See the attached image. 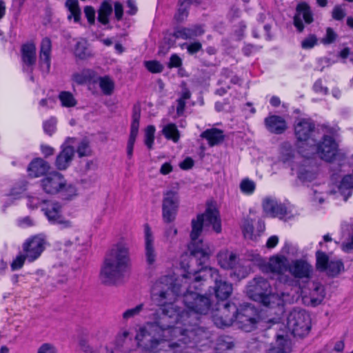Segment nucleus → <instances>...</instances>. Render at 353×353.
<instances>
[{
	"label": "nucleus",
	"instance_id": "obj_38",
	"mask_svg": "<svg viewBox=\"0 0 353 353\" xmlns=\"http://www.w3.org/2000/svg\"><path fill=\"white\" fill-rule=\"evenodd\" d=\"M191 3H199V0H179L180 6L175 14V19L178 21H182L188 15V6Z\"/></svg>",
	"mask_w": 353,
	"mask_h": 353
},
{
	"label": "nucleus",
	"instance_id": "obj_48",
	"mask_svg": "<svg viewBox=\"0 0 353 353\" xmlns=\"http://www.w3.org/2000/svg\"><path fill=\"white\" fill-rule=\"evenodd\" d=\"M255 188L256 185L254 181L249 179H243L240 183V189L241 192L245 194H252Z\"/></svg>",
	"mask_w": 353,
	"mask_h": 353
},
{
	"label": "nucleus",
	"instance_id": "obj_22",
	"mask_svg": "<svg viewBox=\"0 0 353 353\" xmlns=\"http://www.w3.org/2000/svg\"><path fill=\"white\" fill-rule=\"evenodd\" d=\"M74 154V148L70 145H63L61 151L58 154L55 165L60 170H65L70 164Z\"/></svg>",
	"mask_w": 353,
	"mask_h": 353
},
{
	"label": "nucleus",
	"instance_id": "obj_43",
	"mask_svg": "<svg viewBox=\"0 0 353 353\" xmlns=\"http://www.w3.org/2000/svg\"><path fill=\"white\" fill-rule=\"evenodd\" d=\"M74 54L76 57L81 59H86L90 55V53L89 52L86 48L85 41H78L76 43L74 48Z\"/></svg>",
	"mask_w": 353,
	"mask_h": 353
},
{
	"label": "nucleus",
	"instance_id": "obj_31",
	"mask_svg": "<svg viewBox=\"0 0 353 353\" xmlns=\"http://www.w3.org/2000/svg\"><path fill=\"white\" fill-rule=\"evenodd\" d=\"M95 76L92 70L85 69L81 72L74 73L72 76V81L78 85H82L92 80Z\"/></svg>",
	"mask_w": 353,
	"mask_h": 353
},
{
	"label": "nucleus",
	"instance_id": "obj_16",
	"mask_svg": "<svg viewBox=\"0 0 353 353\" xmlns=\"http://www.w3.org/2000/svg\"><path fill=\"white\" fill-rule=\"evenodd\" d=\"M288 271L296 278L308 279L311 276L312 267L307 261L303 259H297L292 261L289 265Z\"/></svg>",
	"mask_w": 353,
	"mask_h": 353
},
{
	"label": "nucleus",
	"instance_id": "obj_8",
	"mask_svg": "<svg viewBox=\"0 0 353 353\" xmlns=\"http://www.w3.org/2000/svg\"><path fill=\"white\" fill-rule=\"evenodd\" d=\"M314 123L310 119H299L294 123V134L300 147L303 145L312 146L315 143L312 138Z\"/></svg>",
	"mask_w": 353,
	"mask_h": 353
},
{
	"label": "nucleus",
	"instance_id": "obj_56",
	"mask_svg": "<svg viewBox=\"0 0 353 353\" xmlns=\"http://www.w3.org/2000/svg\"><path fill=\"white\" fill-rule=\"evenodd\" d=\"M24 191L25 187L23 185L12 188L8 195V199L13 200L19 199Z\"/></svg>",
	"mask_w": 353,
	"mask_h": 353
},
{
	"label": "nucleus",
	"instance_id": "obj_49",
	"mask_svg": "<svg viewBox=\"0 0 353 353\" xmlns=\"http://www.w3.org/2000/svg\"><path fill=\"white\" fill-rule=\"evenodd\" d=\"M57 119L50 118L43 123V130L49 135H52L56 130Z\"/></svg>",
	"mask_w": 353,
	"mask_h": 353
},
{
	"label": "nucleus",
	"instance_id": "obj_24",
	"mask_svg": "<svg viewBox=\"0 0 353 353\" xmlns=\"http://www.w3.org/2000/svg\"><path fill=\"white\" fill-rule=\"evenodd\" d=\"M51 48L50 40L48 38H44L41 43L39 59L41 67L48 72L50 68Z\"/></svg>",
	"mask_w": 353,
	"mask_h": 353
},
{
	"label": "nucleus",
	"instance_id": "obj_5",
	"mask_svg": "<svg viewBox=\"0 0 353 353\" xmlns=\"http://www.w3.org/2000/svg\"><path fill=\"white\" fill-rule=\"evenodd\" d=\"M312 325L310 314L304 309L294 307L286 315V325L288 330L294 336H304L307 335Z\"/></svg>",
	"mask_w": 353,
	"mask_h": 353
},
{
	"label": "nucleus",
	"instance_id": "obj_47",
	"mask_svg": "<svg viewBox=\"0 0 353 353\" xmlns=\"http://www.w3.org/2000/svg\"><path fill=\"white\" fill-rule=\"evenodd\" d=\"M77 152L79 157L91 155L92 150L88 141L85 139L81 141L77 149Z\"/></svg>",
	"mask_w": 353,
	"mask_h": 353
},
{
	"label": "nucleus",
	"instance_id": "obj_11",
	"mask_svg": "<svg viewBox=\"0 0 353 353\" xmlns=\"http://www.w3.org/2000/svg\"><path fill=\"white\" fill-rule=\"evenodd\" d=\"M312 152L315 151L319 157L326 161H332L336 157L338 152V144L330 137L325 135L323 138V141L317 144L310 146Z\"/></svg>",
	"mask_w": 353,
	"mask_h": 353
},
{
	"label": "nucleus",
	"instance_id": "obj_61",
	"mask_svg": "<svg viewBox=\"0 0 353 353\" xmlns=\"http://www.w3.org/2000/svg\"><path fill=\"white\" fill-rule=\"evenodd\" d=\"M182 61L181 58L176 54H172L170 59L168 63L169 68H178L181 66Z\"/></svg>",
	"mask_w": 353,
	"mask_h": 353
},
{
	"label": "nucleus",
	"instance_id": "obj_28",
	"mask_svg": "<svg viewBox=\"0 0 353 353\" xmlns=\"http://www.w3.org/2000/svg\"><path fill=\"white\" fill-rule=\"evenodd\" d=\"M22 59L25 64L32 65L36 61V46L30 42L24 44L21 48Z\"/></svg>",
	"mask_w": 353,
	"mask_h": 353
},
{
	"label": "nucleus",
	"instance_id": "obj_26",
	"mask_svg": "<svg viewBox=\"0 0 353 353\" xmlns=\"http://www.w3.org/2000/svg\"><path fill=\"white\" fill-rule=\"evenodd\" d=\"M49 169L48 163L43 159L38 158L30 163L28 171L30 176L39 177L47 172Z\"/></svg>",
	"mask_w": 353,
	"mask_h": 353
},
{
	"label": "nucleus",
	"instance_id": "obj_14",
	"mask_svg": "<svg viewBox=\"0 0 353 353\" xmlns=\"http://www.w3.org/2000/svg\"><path fill=\"white\" fill-rule=\"evenodd\" d=\"M272 289V287L267 279L256 277L249 283L246 292L251 299L258 302Z\"/></svg>",
	"mask_w": 353,
	"mask_h": 353
},
{
	"label": "nucleus",
	"instance_id": "obj_18",
	"mask_svg": "<svg viewBox=\"0 0 353 353\" xmlns=\"http://www.w3.org/2000/svg\"><path fill=\"white\" fill-rule=\"evenodd\" d=\"M303 20L307 23H310L313 21L310 7L305 3H299L297 6L296 14L294 18V24L299 32H302L304 28Z\"/></svg>",
	"mask_w": 353,
	"mask_h": 353
},
{
	"label": "nucleus",
	"instance_id": "obj_58",
	"mask_svg": "<svg viewBox=\"0 0 353 353\" xmlns=\"http://www.w3.org/2000/svg\"><path fill=\"white\" fill-rule=\"evenodd\" d=\"M177 234V229L173 226L170 225L165 229L164 236L167 241H172Z\"/></svg>",
	"mask_w": 353,
	"mask_h": 353
},
{
	"label": "nucleus",
	"instance_id": "obj_42",
	"mask_svg": "<svg viewBox=\"0 0 353 353\" xmlns=\"http://www.w3.org/2000/svg\"><path fill=\"white\" fill-rule=\"evenodd\" d=\"M190 92L187 89H185L180 97V98L177 100V106H176V113L178 116H181L183 114L186 101L190 98Z\"/></svg>",
	"mask_w": 353,
	"mask_h": 353
},
{
	"label": "nucleus",
	"instance_id": "obj_30",
	"mask_svg": "<svg viewBox=\"0 0 353 353\" xmlns=\"http://www.w3.org/2000/svg\"><path fill=\"white\" fill-rule=\"evenodd\" d=\"M325 297L323 286L318 283H313V289L310 293L311 303L312 305H319Z\"/></svg>",
	"mask_w": 353,
	"mask_h": 353
},
{
	"label": "nucleus",
	"instance_id": "obj_1",
	"mask_svg": "<svg viewBox=\"0 0 353 353\" xmlns=\"http://www.w3.org/2000/svg\"><path fill=\"white\" fill-rule=\"evenodd\" d=\"M186 272L183 275L191 282L189 288L179 285L172 276H163L154 283L152 297L160 306L163 316L156 322L139 326L134 339L137 347L147 353H176L182 345L197 342L204 331L198 327L199 315L207 314L211 303L208 297L192 291L198 289L204 277L214 281L213 290L216 299L225 300L232 293V283L223 279L219 270L212 267L202 268L192 272L188 265L181 263Z\"/></svg>",
	"mask_w": 353,
	"mask_h": 353
},
{
	"label": "nucleus",
	"instance_id": "obj_6",
	"mask_svg": "<svg viewBox=\"0 0 353 353\" xmlns=\"http://www.w3.org/2000/svg\"><path fill=\"white\" fill-rule=\"evenodd\" d=\"M290 296L288 292L280 291L275 287L274 291L272 289L258 301L264 307L274 311L276 316L270 319V322L277 323L280 321L281 316L284 311V306L286 303L290 301Z\"/></svg>",
	"mask_w": 353,
	"mask_h": 353
},
{
	"label": "nucleus",
	"instance_id": "obj_13",
	"mask_svg": "<svg viewBox=\"0 0 353 353\" xmlns=\"http://www.w3.org/2000/svg\"><path fill=\"white\" fill-rule=\"evenodd\" d=\"M294 153L292 150H284L281 156V161L291 167L292 171L297 174V176L303 181H311L314 178V173L305 165H299L292 163Z\"/></svg>",
	"mask_w": 353,
	"mask_h": 353
},
{
	"label": "nucleus",
	"instance_id": "obj_29",
	"mask_svg": "<svg viewBox=\"0 0 353 353\" xmlns=\"http://www.w3.org/2000/svg\"><path fill=\"white\" fill-rule=\"evenodd\" d=\"M276 347L270 349L268 353H288L290 347V341L287 336L278 335L276 341Z\"/></svg>",
	"mask_w": 353,
	"mask_h": 353
},
{
	"label": "nucleus",
	"instance_id": "obj_32",
	"mask_svg": "<svg viewBox=\"0 0 353 353\" xmlns=\"http://www.w3.org/2000/svg\"><path fill=\"white\" fill-rule=\"evenodd\" d=\"M99 85L105 95H111L114 90V82L109 76L101 77L98 79Z\"/></svg>",
	"mask_w": 353,
	"mask_h": 353
},
{
	"label": "nucleus",
	"instance_id": "obj_27",
	"mask_svg": "<svg viewBox=\"0 0 353 353\" xmlns=\"http://www.w3.org/2000/svg\"><path fill=\"white\" fill-rule=\"evenodd\" d=\"M201 137L206 139L210 146L220 144L224 139L223 132L217 128L208 129L201 134Z\"/></svg>",
	"mask_w": 353,
	"mask_h": 353
},
{
	"label": "nucleus",
	"instance_id": "obj_46",
	"mask_svg": "<svg viewBox=\"0 0 353 353\" xmlns=\"http://www.w3.org/2000/svg\"><path fill=\"white\" fill-rule=\"evenodd\" d=\"M144 65L152 73H160L163 70V65L156 60L145 61H144Z\"/></svg>",
	"mask_w": 353,
	"mask_h": 353
},
{
	"label": "nucleus",
	"instance_id": "obj_23",
	"mask_svg": "<svg viewBox=\"0 0 353 353\" xmlns=\"http://www.w3.org/2000/svg\"><path fill=\"white\" fill-rule=\"evenodd\" d=\"M289 262L284 256L276 255L271 257L268 263V267L271 272L283 274L289 270Z\"/></svg>",
	"mask_w": 353,
	"mask_h": 353
},
{
	"label": "nucleus",
	"instance_id": "obj_33",
	"mask_svg": "<svg viewBox=\"0 0 353 353\" xmlns=\"http://www.w3.org/2000/svg\"><path fill=\"white\" fill-rule=\"evenodd\" d=\"M112 12V5L108 1H103L99 10L98 20L102 24L106 25L109 23V17Z\"/></svg>",
	"mask_w": 353,
	"mask_h": 353
},
{
	"label": "nucleus",
	"instance_id": "obj_15",
	"mask_svg": "<svg viewBox=\"0 0 353 353\" xmlns=\"http://www.w3.org/2000/svg\"><path fill=\"white\" fill-rule=\"evenodd\" d=\"M238 311L239 309L234 303H225L219 309V314L213 316L214 324L219 327L232 325L236 321Z\"/></svg>",
	"mask_w": 353,
	"mask_h": 353
},
{
	"label": "nucleus",
	"instance_id": "obj_7",
	"mask_svg": "<svg viewBox=\"0 0 353 353\" xmlns=\"http://www.w3.org/2000/svg\"><path fill=\"white\" fill-rule=\"evenodd\" d=\"M179 183L163 193L162 201V216L166 223L172 222L176 216L179 207Z\"/></svg>",
	"mask_w": 353,
	"mask_h": 353
},
{
	"label": "nucleus",
	"instance_id": "obj_2",
	"mask_svg": "<svg viewBox=\"0 0 353 353\" xmlns=\"http://www.w3.org/2000/svg\"><path fill=\"white\" fill-rule=\"evenodd\" d=\"M210 225L216 233L221 232L219 213L216 205L212 202L208 203L203 214H199L196 219L192 220L191 241L188 245V250L192 256L199 260L200 264L208 261L214 252L212 245L199 239L203 227Z\"/></svg>",
	"mask_w": 353,
	"mask_h": 353
},
{
	"label": "nucleus",
	"instance_id": "obj_62",
	"mask_svg": "<svg viewBox=\"0 0 353 353\" xmlns=\"http://www.w3.org/2000/svg\"><path fill=\"white\" fill-rule=\"evenodd\" d=\"M314 90L317 93L323 94H327L328 90L327 88L323 87L321 80H317L314 84Z\"/></svg>",
	"mask_w": 353,
	"mask_h": 353
},
{
	"label": "nucleus",
	"instance_id": "obj_45",
	"mask_svg": "<svg viewBox=\"0 0 353 353\" xmlns=\"http://www.w3.org/2000/svg\"><path fill=\"white\" fill-rule=\"evenodd\" d=\"M353 189V177L351 175L345 176L341 183L340 190L343 192L344 190L348 191L347 196L345 198V201L347 199L348 196L352 194V190Z\"/></svg>",
	"mask_w": 353,
	"mask_h": 353
},
{
	"label": "nucleus",
	"instance_id": "obj_35",
	"mask_svg": "<svg viewBox=\"0 0 353 353\" xmlns=\"http://www.w3.org/2000/svg\"><path fill=\"white\" fill-rule=\"evenodd\" d=\"M65 6L70 11V14L68 18L71 19H74V22L79 21L81 18V10L79 6L77 0H66Z\"/></svg>",
	"mask_w": 353,
	"mask_h": 353
},
{
	"label": "nucleus",
	"instance_id": "obj_25",
	"mask_svg": "<svg viewBox=\"0 0 353 353\" xmlns=\"http://www.w3.org/2000/svg\"><path fill=\"white\" fill-rule=\"evenodd\" d=\"M205 30L201 26H194L192 28H183L174 32V36L177 39H194L202 35Z\"/></svg>",
	"mask_w": 353,
	"mask_h": 353
},
{
	"label": "nucleus",
	"instance_id": "obj_4",
	"mask_svg": "<svg viewBox=\"0 0 353 353\" xmlns=\"http://www.w3.org/2000/svg\"><path fill=\"white\" fill-rule=\"evenodd\" d=\"M40 186L45 193L60 194L64 199L71 200L78 195L76 185L68 183L64 176L58 172L45 175L40 181Z\"/></svg>",
	"mask_w": 353,
	"mask_h": 353
},
{
	"label": "nucleus",
	"instance_id": "obj_40",
	"mask_svg": "<svg viewBox=\"0 0 353 353\" xmlns=\"http://www.w3.org/2000/svg\"><path fill=\"white\" fill-rule=\"evenodd\" d=\"M344 270V266L341 260H330L328 263L327 270V273L332 276L338 275L340 272H341Z\"/></svg>",
	"mask_w": 353,
	"mask_h": 353
},
{
	"label": "nucleus",
	"instance_id": "obj_21",
	"mask_svg": "<svg viewBox=\"0 0 353 353\" xmlns=\"http://www.w3.org/2000/svg\"><path fill=\"white\" fill-rule=\"evenodd\" d=\"M265 125L268 131L276 134H282L287 129L285 120L277 115H271L265 118Z\"/></svg>",
	"mask_w": 353,
	"mask_h": 353
},
{
	"label": "nucleus",
	"instance_id": "obj_34",
	"mask_svg": "<svg viewBox=\"0 0 353 353\" xmlns=\"http://www.w3.org/2000/svg\"><path fill=\"white\" fill-rule=\"evenodd\" d=\"M144 308L143 303H140L134 307L128 308L121 314V321L123 323H127L129 321L139 316Z\"/></svg>",
	"mask_w": 353,
	"mask_h": 353
},
{
	"label": "nucleus",
	"instance_id": "obj_41",
	"mask_svg": "<svg viewBox=\"0 0 353 353\" xmlns=\"http://www.w3.org/2000/svg\"><path fill=\"white\" fill-rule=\"evenodd\" d=\"M316 256L317 269L321 271H325L327 270L328 263L330 261L327 255L325 252L319 250L316 253Z\"/></svg>",
	"mask_w": 353,
	"mask_h": 353
},
{
	"label": "nucleus",
	"instance_id": "obj_53",
	"mask_svg": "<svg viewBox=\"0 0 353 353\" xmlns=\"http://www.w3.org/2000/svg\"><path fill=\"white\" fill-rule=\"evenodd\" d=\"M37 353H57V349L52 343H44L38 347Z\"/></svg>",
	"mask_w": 353,
	"mask_h": 353
},
{
	"label": "nucleus",
	"instance_id": "obj_63",
	"mask_svg": "<svg viewBox=\"0 0 353 353\" xmlns=\"http://www.w3.org/2000/svg\"><path fill=\"white\" fill-rule=\"evenodd\" d=\"M123 13V6L119 2H116L114 3V14L117 20H121L122 19Z\"/></svg>",
	"mask_w": 353,
	"mask_h": 353
},
{
	"label": "nucleus",
	"instance_id": "obj_9",
	"mask_svg": "<svg viewBox=\"0 0 353 353\" xmlns=\"http://www.w3.org/2000/svg\"><path fill=\"white\" fill-rule=\"evenodd\" d=\"M48 221L53 224H57L60 229H69L74 227V223L64 218L61 213V205L57 202L50 201L45 203L42 208Z\"/></svg>",
	"mask_w": 353,
	"mask_h": 353
},
{
	"label": "nucleus",
	"instance_id": "obj_37",
	"mask_svg": "<svg viewBox=\"0 0 353 353\" xmlns=\"http://www.w3.org/2000/svg\"><path fill=\"white\" fill-rule=\"evenodd\" d=\"M131 336L130 328L128 326L121 327L117 333L114 343L117 347H123Z\"/></svg>",
	"mask_w": 353,
	"mask_h": 353
},
{
	"label": "nucleus",
	"instance_id": "obj_36",
	"mask_svg": "<svg viewBox=\"0 0 353 353\" xmlns=\"http://www.w3.org/2000/svg\"><path fill=\"white\" fill-rule=\"evenodd\" d=\"M58 98L61 105L65 108H73L77 104V100L73 94L68 91L60 92Z\"/></svg>",
	"mask_w": 353,
	"mask_h": 353
},
{
	"label": "nucleus",
	"instance_id": "obj_64",
	"mask_svg": "<svg viewBox=\"0 0 353 353\" xmlns=\"http://www.w3.org/2000/svg\"><path fill=\"white\" fill-rule=\"evenodd\" d=\"M341 248L345 252H348L353 250V235L347 241L342 244Z\"/></svg>",
	"mask_w": 353,
	"mask_h": 353
},
{
	"label": "nucleus",
	"instance_id": "obj_54",
	"mask_svg": "<svg viewBox=\"0 0 353 353\" xmlns=\"http://www.w3.org/2000/svg\"><path fill=\"white\" fill-rule=\"evenodd\" d=\"M139 119L140 114L139 112H134L132 117V121L130 127V134L133 135H138L139 128Z\"/></svg>",
	"mask_w": 353,
	"mask_h": 353
},
{
	"label": "nucleus",
	"instance_id": "obj_50",
	"mask_svg": "<svg viewBox=\"0 0 353 353\" xmlns=\"http://www.w3.org/2000/svg\"><path fill=\"white\" fill-rule=\"evenodd\" d=\"M337 38L336 33L331 28L326 29V34L325 37L321 39V43L325 45L332 43L335 41Z\"/></svg>",
	"mask_w": 353,
	"mask_h": 353
},
{
	"label": "nucleus",
	"instance_id": "obj_12",
	"mask_svg": "<svg viewBox=\"0 0 353 353\" xmlns=\"http://www.w3.org/2000/svg\"><path fill=\"white\" fill-rule=\"evenodd\" d=\"M46 243V240L41 235H35L27 239L22 245L27 261L32 263L37 260L45 250Z\"/></svg>",
	"mask_w": 353,
	"mask_h": 353
},
{
	"label": "nucleus",
	"instance_id": "obj_55",
	"mask_svg": "<svg viewBox=\"0 0 353 353\" xmlns=\"http://www.w3.org/2000/svg\"><path fill=\"white\" fill-rule=\"evenodd\" d=\"M346 15L344 8L341 6H336L332 10V17L334 19L337 21L342 20Z\"/></svg>",
	"mask_w": 353,
	"mask_h": 353
},
{
	"label": "nucleus",
	"instance_id": "obj_19",
	"mask_svg": "<svg viewBox=\"0 0 353 353\" xmlns=\"http://www.w3.org/2000/svg\"><path fill=\"white\" fill-rule=\"evenodd\" d=\"M217 263L225 270L236 269L238 265L236 254L228 249L220 250L216 254Z\"/></svg>",
	"mask_w": 353,
	"mask_h": 353
},
{
	"label": "nucleus",
	"instance_id": "obj_59",
	"mask_svg": "<svg viewBox=\"0 0 353 353\" xmlns=\"http://www.w3.org/2000/svg\"><path fill=\"white\" fill-rule=\"evenodd\" d=\"M184 46H186L187 50L190 54L198 52L202 48V45L199 41H195L190 44H184Z\"/></svg>",
	"mask_w": 353,
	"mask_h": 353
},
{
	"label": "nucleus",
	"instance_id": "obj_51",
	"mask_svg": "<svg viewBox=\"0 0 353 353\" xmlns=\"http://www.w3.org/2000/svg\"><path fill=\"white\" fill-rule=\"evenodd\" d=\"M26 260H27V258L24 253L17 255L10 265L12 270L14 271L21 269Z\"/></svg>",
	"mask_w": 353,
	"mask_h": 353
},
{
	"label": "nucleus",
	"instance_id": "obj_10",
	"mask_svg": "<svg viewBox=\"0 0 353 353\" xmlns=\"http://www.w3.org/2000/svg\"><path fill=\"white\" fill-rule=\"evenodd\" d=\"M257 319V310L250 305H245L239 309L235 322L243 330L250 332L256 327Z\"/></svg>",
	"mask_w": 353,
	"mask_h": 353
},
{
	"label": "nucleus",
	"instance_id": "obj_60",
	"mask_svg": "<svg viewBox=\"0 0 353 353\" xmlns=\"http://www.w3.org/2000/svg\"><path fill=\"white\" fill-rule=\"evenodd\" d=\"M85 15L90 24H93L95 21V10L91 6H85L84 8Z\"/></svg>",
	"mask_w": 353,
	"mask_h": 353
},
{
	"label": "nucleus",
	"instance_id": "obj_20",
	"mask_svg": "<svg viewBox=\"0 0 353 353\" xmlns=\"http://www.w3.org/2000/svg\"><path fill=\"white\" fill-rule=\"evenodd\" d=\"M263 208L266 214L272 217L282 219L286 214L285 207L276 199L270 197L263 199Z\"/></svg>",
	"mask_w": 353,
	"mask_h": 353
},
{
	"label": "nucleus",
	"instance_id": "obj_39",
	"mask_svg": "<svg viewBox=\"0 0 353 353\" xmlns=\"http://www.w3.org/2000/svg\"><path fill=\"white\" fill-rule=\"evenodd\" d=\"M162 132L168 139H171L175 143L179 139V132L174 123H169L165 125Z\"/></svg>",
	"mask_w": 353,
	"mask_h": 353
},
{
	"label": "nucleus",
	"instance_id": "obj_52",
	"mask_svg": "<svg viewBox=\"0 0 353 353\" xmlns=\"http://www.w3.org/2000/svg\"><path fill=\"white\" fill-rule=\"evenodd\" d=\"M317 43V38L314 34H310L304 39L301 42V47L303 49H311Z\"/></svg>",
	"mask_w": 353,
	"mask_h": 353
},
{
	"label": "nucleus",
	"instance_id": "obj_44",
	"mask_svg": "<svg viewBox=\"0 0 353 353\" xmlns=\"http://www.w3.org/2000/svg\"><path fill=\"white\" fill-rule=\"evenodd\" d=\"M155 128L148 125L145 130L144 143L148 149H152L154 141Z\"/></svg>",
	"mask_w": 353,
	"mask_h": 353
},
{
	"label": "nucleus",
	"instance_id": "obj_17",
	"mask_svg": "<svg viewBox=\"0 0 353 353\" xmlns=\"http://www.w3.org/2000/svg\"><path fill=\"white\" fill-rule=\"evenodd\" d=\"M154 238L150 226L144 225L145 255L148 264L153 265L157 260V252L154 245Z\"/></svg>",
	"mask_w": 353,
	"mask_h": 353
},
{
	"label": "nucleus",
	"instance_id": "obj_57",
	"mask_svg": "<svg viewBox=\"0 0 353 353\" xmlns=\"http://www.w3.org/2000/svg\"><path fill=\"white\" fill-rule=\"evenodd\" d=\"M41 203H44V201L41 199L34 196H30L28 198L27 205L29 208L35 209L37 208Z\"/></svg>",
	"mask_w": 353,
	"mask_h": 353
},
{
	"label": "nucleus",
	"instance_id": "obj_3",
	"mask_svg": "<svg viewBox=\"0 0 353 353\" xmlns=\"http://www.w3.org/2000/svg\"><path fill=\"white\" fill-rule=\"evenodd\" d=\"M130 265L128 247L123 243H116L105 256L100 270V279L106 285H115L123 279Z\"/></svg>",
	"mask_w": 353,
	"mask_h": 353
}]
</instances>
